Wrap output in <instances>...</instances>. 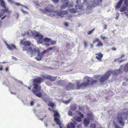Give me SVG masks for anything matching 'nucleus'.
Here are the masks:
<instances>
[{"instance_id": "nucleus-1", "label": "nucleus", "mask_w": 128, "mask_h": 128, "mask_svg": "<svg viewBox=\"0 0 128 128\" xmlns=\"http://www.w3.org/2000/svg\"><path fill=\"white\" fill-rule=\"evenodd\" d=\"M83 80L84 82L81 83H80V80H76L75 82V86L73 84L68 83L65 86L66 90H79L87 87L90 84V78L88 76H85Z\"/></svg>"}, {"instance_id": "nucleus-2", "label": "nucleus", "mask_w": 128, "mask_h": 128, "mask_svg": "<svg viewBox=\"0 0 128 128\" xmlns=\"http://www.w3.org/2000/svg\"><path fill=\"white\" fill-rule=\"evenodd\" d=\"M43 80V79L40 77H38L33 80L34 86L32 88V92L36 96L40 98L42 97V94L40 92L41 89V86L39 84L42 83Z\"/></svg>"}, {"instance_id": "nucleus-3", "label": "nucleus", "mask_w": 128, "mask_h": 128, "mask_svg": "<svg viewBox=\"0 0 128 128\" xmlns=\"http://www.w3.org/2000/svg\"><path fill=\"white\" fill-rule=\"evenodd\" d=\"M128 111L126 109H124L122 112L118 113L116 120L120 126H123L125 124L124 121L128 118Z\"/></svg>"}, {"instance_id": "nucleus-4", "label": "nucleus", "mask_w": 128, "mask_h": 128, "mask_svg": "<svg viewBox=\"0 0 128 128\" xmlns=\"http://www.w3.org/2000/svg\"><path fill=\"white\" fill-rule=\"evenodd\" d=\"M39 10L42 13L46 14L47 13H56L58 15L60 16L62 15V12H57V11H55L53 8V6L52 5H48L47 7L45 8L44 10L42 9H40Z\"/></svg>"}, {"instance_id": "nucleus-5", "label": "nucleus", "mask_w": 128, "mask_h": 128, "mask_svg": "<svg viewBox=\"0 0 128 128\" xmlns=\"http://www.w3.org/2000/svg\"><path fill=\"white\" fill-rule=\"evenodd\" d=\"M110 72L108 71L105 74L101 76L100 77V75H98L95 76V77L96 78H100L99 80L100 82L103 83L105 81L108 80L110 76Z\"/></svg>"}, {"instance_id": "nucleus-6", "label": "nucleus", "mask_w": 128, "mask_h": 128, "mask_svg": "<svg viewBox=\"0 0 128 128\" xmlns=\"http://www.w3.org/2000/svg\"><path fill=\"white\" fill-rule=\"evenodd\" d=\"M52 111L54 112V121L58 124L60 125L61 124L60 120V116L59 113L57 110H54V109Z\"/></svg>"}, {"instance_id": "nucleus-7", "label": "nucleus", "mask_w": 128, "mask_h": 128, "mask_svg": "<svg viewBox=\"0 0 128 128\" xmlns=\"http://www.w3.org/2000/svg\"><path fill=\"white\" fill-rule=\"evenodd\" d=\"M62 2L64 4L60 6V8L61 9H64L67 6L69 7L72 6L73 4H70V1L68 0H61Z\"/></svg>"}, {"instance_id": "nucleus-8", "label": "nucleus", "mask_w": 128, "mask_h": 128, "mask_svg": "<svg viewBox=\"0 0 128 128\" xmlns=\"http://www.w3.org/2000/svg\"><path fill=\"white\" fill-rule=\"evenodd\" d=\"M102 2V0H93L92 3L90 6H88V7L90 6L91 8L94 7L101 5Z\"/></svg>"}, {"instance_id": "nucleus-9", "label": "nucleus", "mask_w": 128, "mask_h": 128, "mask_svg": "<svg viewBox=\"0 0 128 128\" xmlns=\"http://www.w3.org/2000/svg\"><path fill=\"white\" fill-rule=\"evenodd\" d=\"M29 54H30L31 55L30 56V57H32L33 56H35L37 53V54L38 53V51H40V50L38 49L37 48H35L33 49H32V48H30L29 50Z\"/></svg>"}, {"instance_id": "nucleus-10", "label": "nucleus", "mask_w": 128, "mask_h": 128, "mask_svg": "<svg viewBox=\"0 0 128 128\" xmlns=\"http://www.w3.org/2000/svg\"><path fill=\"white\" fill-rule=\"evenodd\" d=\"M32 34L35 37L38 36L39 37L38 42H39V41H40L42 42V38L43 37V36L42 34H40L39 32L36 31L32 33Z\"/></svg>"}, {"instance_id": "nucleus-11", "label": "nucleus", "mask_w": 128, "mask_h": 128, "mask_svg": "<svg viewBox=\"0 0 128 128\" xmlns=\"http://www.w3.org/2000/svg\"><path fill=\"white\" fill-rule=\"evenodd\" d=\"M43 78L49 80L53 82L56 80L57 77L52 76L49 75H45L44 76Z\"/></svg>"}, {"instance_id": "nucleus-12", "label": "nucleus", "mask_w": 128, "mask_h": 128, "mask_svg": "<svg viewBox=\"0 0 128 128\" xmlns=\"http://www.w3.org/2000/svg\"><path fill=\"white\" fill-rule=\"evenodd\" d=\"M108 72H110V75L112 74L113 75H116L122 72V70L120 68L114 70H110Z\"/></svg>"}, {"instance_id": "nucleus-13", "label": "nucleus", "mask_w": 128, "mask_h": 128, "mask_svg": "<svg viewBox=\"0 0 128 128\" xmlns=\"http://www.w3.org/2000/svg\"><path fill=\"white\" fill-rule=\"evenodd\" d=\"M90 120L88 117L84 119V124L85 127H88L90 123Z\"/></svg>"}, {"instance_id": "nucleus-14", "label": "nucleus", "mask_w": 128, "mask_h": 128, "mask_svg": "<svg viewBox=\"0 0 128 128\" xmlns=\"http://www.w3.org/2000/svg\"><path fill=\"white\" fill-rule=\"evenodd\" d=\"M23 40H21L20 42V43L22 44L24 46H30V41L26 40L23 42Z\"/></svg>"}, {"instance_id": "nucleus-15", "label": "nucleus", "mask_w": 128, "mask_h": 128, "mask_svg": "<svg viewBox=\"0 0 128 128\" xmlns=\"http://www.w3.org/2000/svg\"><path fill=\"white\" fill-rule=\"evenodd\" d=\"M95 55L97 56H96V58L99 61H101L102 58L103 56L102 54L100 52L96 54Z\"/></svg>"}, {"instance_id": "nucleus-16", "label": "nucleus", "mask_w": 128, "mask_h": 128, "mask_svg": "<svg viewBox=\"0 0 128 128\" xmlns=\"http://www.w3.org/2000/svg\"><path fill=\"white\" fill-rule=\"evenodd\" d=\"M42 42L39 41V42L40 43H42L43 42L48 43L50 42L51 41V39L50 38H43V37L42 38Z\"/></svg>"}, {"instance_id": "nucleus-17", "label": "nucleus", "mask_w": 128, "mask_h": 128, "mask_svg": "<svg viewBox=\"0 0 128 128\" xmlns=\"http://www.w3.org/2000/svg\"><path fill=\"white\" fill-rule=\"evenodd\" d=\"M4 9L1 10L2 12V13H3V14L5 12H6L8 14H10L11 12V11L10 10H8V8H6V7L5 8H4Z\"/></svg>"}, {"instance_id": "nucleus-18", "label": "nucleus", "mask_w": 128, "mask_h": 128, "mask_svg": "<svg viewBox=\"0 0 128 128\" xmlns=\"http://www.w3.org/2000/svg\"><path fill=\"white\" fill-rule=\"evenodd\" d=\"M44 56V54L42 55L41 53L40 54V52L38 51V56L36 57V58L37 60L40 61L41 60L42 57Z\"/></svg>"}, {"instance_id": "nucleus-19", "label": "nucleus", "mask_w": 128, "mask_h": 128, "mask_svg": "<svg viewBox=\"0 0 128 128\" xmlns=\"http://www.w3.org/2000/svg\"><path fill=\"white\" fill-rule=\"evenodd\" d=\"M30 46H24V47L23 48V50L24 51H27V53L28 54H29V50L31 48L30 47H29Z\"/></svg>"}, {"instance_id": "nucleus-20", "label": "nucleus", "mask_w": 128, "mask_h": 128, "mask_svg": "<svg viewBox=\"0 0 128 128\" xmlns=\"http://www.w3.org/2000/svg\"><path fill=\"white\" fill-rule=\"evenodd\" d=\"M6 46L9 49L12 50L13 49H16V47L15 45L12 44H11L10 45H9L7 44Z\"/></svg>"}, {"instance_id": "nucleus-21", "label": "nucleus", "mask_w": 128, "mask_h": 128, "mask_svg": "<svg viewBox=\"0 0 128 128\" xmlns=\"http://www.w3.org/2000/svg\"><path fill=\"white\" fill-rule=\"evenodd\" d=\"M75 7L76 9L82 10L84 6L82 4H80L76 5Z\"/></svg>"}, {"instance_id": "nucleus-22", "label": "nucleus", "mask_w": 128, "mask_h": 128, "mask_svg": "<svg viewBox=\"0 0 128 128\" xmlns=\"http://www.w3.org/2000/svg\"><path fill=\"white\" fill-rule=\"evenodd\" d=\"M122 2V0H120L119 2L116 5V9L120 8L121 6V5Z\"/></svg>"}, {"instance_id": "nucleus-23", "label": "nucleus", "mask_w": 128, "mask_h": 128, "mask_svg": "<svg viewBox=\"0 0 128 128\" xmlns=\"http://www.w3.org/2000/svg\"><path fill=\"white\" fill-rule=\"evenodd\" d=\"M122 2V0H120L119 2L116 5V9L120 8L121 6V5Z\"/></svg>"}, {"instance_id": "nucleus-24", "label": "nucleus", "mask_w": 128, "mask_h": 128, "mask_svg": "<svg viewBox=\"0 0 128 128\" xmlns=\"http://www.w3.org/2000/svg\"><path fill=\"white\" fill-rule=\"evenodd\" d=\"M67 127L68 128H74L75 126L73 123L71 122L68 124Z\"/></svg>"}, {"instance_id": "nucleus-25", "label": "nucleus", "mask_w": 128, "mask_h": 128, "mask_svg": "<svg viewBox=\"0 0 128 128\" xmlns=\"http://www.w3.org/2000/svg\"><path fill=\"white\" fill-rule=\"evenodd\" d=\"M87 116L88 117L90 120H93L94 119L93 115L92 113L90 112L87 114Z\"/></svg>"}, {"instance_id": "nucleus-26", "label": "nucleus", "mask_w": 128, "mask_h": 128, "mask_svg": "<svg viewBox=\"0 0 128 128\" xmlns=\"http://www.w3.org/2000/svg\"><path fill=\"white\" fill-rule=\"evenodd\" d=\"M77 107V105L76 104H74L70 106V108L71 110H74L76 109Z\"/></svg>"}, {"instance_id": "nucleus-27", "label": "nucleus", "mask_w": 128, "mask_h": 128, "mask_svg": "<svg viewBox=\"0 0 128 128\" xmlns=\"http://www.w3.org/2000/svg\"><path fill=\"white\" fill-rule=\"evenodd\" d=\"M68 11L70 13H76L77 11L74 8L69 9Z\"/></svg>"}, {"instance_id": "nucleus-28", "label": "nucleus", "mask_w": 128, "mask_h": 128, "mask_svg": "<svg viewBox=\"0 0 128 128\" xmlns=\"http://www.w3.org/2000/svg\"><path fill=\"white\" fill-rule=\"evenodd\" d=\"M0 6L3 8H6L5 4L4 1L3 0H0Z\"/></svg>"}, {"instance_id": "nucleus-29", "label": "nucleus", "mask_w": 128, "mask_h": 128, "mask_svg": "<svg viewBox=\"0 0 128 128\" xmlns=\"http://www.w3.org/2000/svg\"><path fill=\"white\" fill-rule=\"evenodd\" d=\"M90 78V80H91V78L90 77H89ZM97 83V81L96 80H93L90 83V82L88 86H89L90 84H91V85H92L94 84H96Z\"/></svg>"}, {"instance_id": "nucleus-30", "label": "nucleus", "mask_w": 128, "mask_h": 128, "mask_svg": "<svg viewBox=\"0 0 128 128\" xmlns=\"http://www.w3.org/2000/svg\"><path fill=\"white\" fill-rule=\"evenodd\" d=\"M74 120H76V121L78 122H80L82 121L81 118L80 117H75L74 118Z\"/></svg>"}, {"instance_id": "nucleus-31", "label": "nucleus", "mask_w": 128, "mask_h": 128, "mask_svg": "<svg viewBox=\"0 0 128 128\" xmlns=\"http://www.w3.org/2000/svg\"><path fill=\"white\" fill-rule=\"evenodd\" d=\"M124 70L126 72L128 71V62L125 66L124 68Z\"/></svg>"}, {"instance_id": "nucleus-32", "label": "nucleus", "mask_w": 128, "mask_h": 128, "mask_svg": "<svg viewBox=\"0 0 128 128\" xmlns=\"http://www.w3.org/2000/svg\"><path fill=\"white\" fill-rule=\"evenodd\" d=\"M103 44L102 42L101 41H100L96 45V46L100 47V46H103Z\"/></svg>"}, {"instance_id": "nucleus-33", "label": "nucleus", "mask_w": 128, "mask_h": 128, "mask_svg": "<svg viewBox=\"0 0 128 128\" xmlns=\"http://www.w3.org/2000/svg\"><path fill=\"white\" fill-rule=\"evenodd\" d=\"M54 49L56 51H57L58 52H59V49L56 48V47L55 46H54L52 47H50L48 49V50H52V49Z\"/></svg>"}, {"instance_id": "nucleus-34", "label": "nucleus", "mask_w": 128, "mask_h": 128, "mask_svg": "<svg viewBox=\"0 0 128 128\" xmlns=\"http://www.w3.org/2000/svg\"><path fill=\"white\" fill-rule=\"evenodd\" d=\"M119 59V58H117V59H115V60H114V62H118V63H122L123 61L125 60H118Z\"/></svg>"}, {"instance_id": "nucleus-35", "label": "nucleus", "mask_w": 128, "mask_h": 128, "mask_svg": "<svg viewBox=\"0 0 128 128\" xmlns=\"http://www.w3.org/2000/svg\"><path fill=\"white\" fill-rule=\"evenodd\" d=\"M54 103L52 102H50L48 104V106L51 107L52 108H53L54 106Z\"/></svg>"}, {"instance_id": "nucleus-36", "label": "nucleus", "mask_w": 128, "mask_h": 128, "mask_svg": "<svg viewBox=\"0 0 128 128\" xmlns=\"http://www.w3.org/2000/svg\"><path fill=\"white\" fill-rule=\"evenodd\" d=\"M95 30V28H94L92 29L91 30L88 31L87 32L88 34L90 35L92 34Z\"/></svg>"}, {"instance_id": "nucleus-37", "label": "nucleus", "mask_w": 128, "mask_h": 128, "mask_svg": "<svg viewBox=\"0 0 128 128\" xmlns=\"http://www.w3.org/2000/svg\"><path fill=\"white\" fill-rule=\"evenodd\" d=\"M113 124L115 128H123L122 127H120L116 124L114 122H113Z\"/></svg>"}, {"instance_id": "nucleus-38", "label": "nucleus", "mask_w": 128, "mask_h": 128, "mask_svg": "<svg viewBox=\"0 0 128 128\" xmlns=\"http://www.w3.org/2000/svg\"><path fill=\"white\" fill-rule=\"evenodd\" d=\"M126 9V6H124L120 10V12H122L125 11Z\"/></svg>"}, {"instance_id": "nucleus-39", "label": "nucleus", "mask_w": 128, "mask_h": 128, "mask_svg": "<svg viewBox=\"0 0 128 128\" xmlns=\"http://www.w3.org/2000/svg\"><path fill=\"white\" fill-rule=\"evenodd\" d=\"M100 40V39L99 38H96L93 41V43H95L96 42H99Z\"/></svg>"}, {"instance_id": "nucleus-40", "label": "nucleus", "mask_w": 128, "mask_h": 128, "mask_svg": "<svg viewBox=\"0 0 128 128\" xmlns=\"http://www.w3.org/2000/svg\"><path fill=\"white\" fill-rule=\"evenodd\" d=\"M49 52V50L48 49L46 50H44L42 52H41L42 55L44 54L47 53Z\"/></svg>"}, {"instance_id": "nucleus-41", "label": "nucleus", "mask_w": 128, "mask_h": 128, "mask_svg": "<svg viewBox=\"0 0 128 128\" xmlns=\"http://www.w3.org/2000/svg\"><path fill=\"white\" fill-rule=\"evenodd\" d=\"M50 44L51 45H54L56 44V41L52 40L50 41Z\"/></svg>"}, {"instance_id": "nucleus-42", "label": "nucleus", "mask_w": 128, "mask_h": 128, "mask_svg": "<svg viewBox=\"0 0 128 128\" xmlns=\"http://www.w3.org/2000/svg\"><path fill=\"white\" fill-rule=\"evenodd\" d=\"M78 115L82 118H83L84 117V114L82 113L81 112L79 111H78Z\"/></svg>"}, {"instance_id": "nucleus-43", "label": "nucleus", "mask_w": 128, "mask_h": 128, "mask_svg": "<svg viewBox=\"0 0 128 128\" xmlns=\"http://www.w3.org/2000/svg\"><path fill=\"white\" fill-rule=\"evenodd\" d=\"M62 15H66L68 14V12L67 10L62 11Z\"/></svg>"}, {"instance_id": "nucleus-44", "label": "nucleus", "mask_w": 128, "mask_h": 128, "mask_svg": "<svg viewBox=\"0 0 128 128\" xmlns=\"http://www.w3.org/2000/svg\"><path fill=\"white\" fill-rule=\"evenodd\" d=\"M96 126L95 124H91L90 127V128H95Z\"/></svg>"}, {"instance_id": "nucleus-45", "label": "nucleus", "mask_w": 128, "mask_h": 128, "mask_svg": "<svg viewBox=\"0 0 128 128\" xmlns=\"http://www.w3.org/2000/svg\"><path fill=\"white\" fill-rule=\"evenodd\" d=\"M34 3L36 6H39V2L38 1H35L34 2Z\"/></svg>"}, {"instance_id": "nucleus-46", "label": "nucleus", "mask_w": 128, "mask_h": 128, "mask_svg": "<svg viewBox=\"0 0 128 128\" xmlns=\"http://www.w3.org/2000/svg\"><path fill=\"white\" fill-rule=\"evenodd\" d=\"M21 10L23 14H28V12L25 11L23 10L22 9H21Z\"/></svg>"}, {"instance_id": "nucleus-47", "label": "nucleus", "mask_w": 128, "mask_h": 128, "mask_svg": "<svg viewBox=\"0 0 128 128\" xmlns=\"http://www.w3.org/2000/svg\"><path fill=\"white\" fill-rule=\"evenodd\" d=\"M71 100V99H70L68 100L65 101L64 102V103L66 104H68L70 102Z\"/></svg>"}, {"instance_id": "nucleus-48", "label": "nucleus", "mask_w": 128, "mask_h": 128, "mask_svg": "<svg viewBox=\"0 0 128 128\" xmlns=\"http://www.w3.org/2000/svg\"><path fill=\"white\" fill-rule=\"evenodd\" d=\"M128 2L127 1V0H125L124 2V4L126 5V6L127 7L128 6Z\"/></svg>"}, {"instance_id": "nucleus-49", "label": "nucleus", "mask_w": 128, "mask_h": 128, "mask_svg": "<svg viewBox=\"0 0 128 128\" xmlns=\"http://www.w3.org/2000/svg\"><path fill=\"white\" fill-rule=\"evenodd\" d=\"M100 38H101L102 39V40H104L105 39H107V38L104 36H102V35H101L100 36Z\"/></svg>"}, {"instance_id": "nucleus-50", "label": "nucleus", "mask_w": 128, "mask_h": 128, "mask_svg": "<svg viewBox=\"0 0 128 128\" xmlns=\"http://www.w3.org/2000/svg\"><path fill=\"white\" fill-rule=\"evenodd\" d=\"M119 16V14L118 13H117L116 14V20H117L118 19Z\"/></svg>"}, {"instance_id": "nucleus-51", "label": "nucleus", "mask_w": 128, "mask_h": 128, "mask_svg": "<svg viewBox=\"0 0 128 128\" xmlns=\"http://www.w3.org/2000/svg\"><path fill=\"white\" fill-rule=\"evenodd\" d=\"M68 114L70 116H72V113L71 111H69L68 113Z\"/></svg>"}, {"instance_id": "nucleus-52", "label": "nucleus", "mask_w": 128, "mask_h": 128, "mask_svg": "<svg viewBox=\"0 0 128 128\" xmlns=\"http://www.w3.org/2000/svg\"><path fill=\"white\" fill-rule=\"evenodd\" d=\"M64 25L66 27H68V23L66 22H64Z\"/></svg>"}, {"instance_id": "nucleus-53", "label": "nucleus", "mask_w": 128, "mask_h": 128, "mask_svg": "<svg viewBox=\"0 0 128 128\" xmlns=\"http://www.w3.org/2000/svg\"><path fill=\"white\" fill-rule=\"evenodd\" d=\"M77 128H82V126L81 124H78L77 127Z\"/></svg>"}, {"instance_id": "nucleus-54", "label": "nucleus", "mask_w": 128, "mask_h": 128, "mask_svg": "<svg viewBox=\"0 0 128 128\" xmlns=\"http://www.w3.org/2000/svg\"><path fill=\"white\" fill-rule=\"evenodd\" d=\"M84 45L85 47H86L87 46V43L86 41L84 42Z\"/></svg>"}, {"instance_id": "nucleus-55", "label": "nucleus", "mask_w": 128, "mask_h": 128, "mask_svg": "<svg viewBox=\"0 0 128 128\" xmlns=\"http://www.w3.org/2000/svg\"><path fill=\"white\" fill-rule=\"evenodd\" d=\"M124 56H125V55H124V54H122L121 55V56H120V58H119L121 59V58H123L124 57Z\"/></svg>"}, {"instance_id": "nucleus-56", "label": "nucleus", "mask_w": 128, "mask_h": 128, "mask_svg": "<svg viewBox=\"0 0 128 128\" xmlns=\"http://www.w3.org/2000/svg\"><path fill=\"white\" fill-rule=\"evenodd\" d=\"M59 1V0H52V2L55 3L58 2Z\"/></svg>"}, {"instance_id": "nucleus-57", "label": "nucleus", "mask_w": 128, "mask_h": 128, "mask_svg": "<svg viewBox=\"0 0 128 128\" xmlns=\"http://www.w3.org/2000/svg\"><path fill=\"white\" fill-rule=\"evenodd\" d=\"M18 6H21V5H22V4H19V3H15L14 4Z\"/></svg>"}, {"instance_id": "nucleus-58", "label": "nucleus", "mask_w": 128, "mask_h": 128, "mask_svg": "<svg viewBox=\"0 0 128 128\" xmlns=\"http://www.w3.org/2000/svg\"><path fill=\"white\" fill-rule=\"evenodd\" d=\"M81 2L80 0H76V3L77 4L79 2Z\"/></svg>"}, {"instance_id": "nucleus-59", "label": "nucleus", "mask_w": 128, "mask_h": 128, "mask_svg": "<svg viewBox=\"0 0 128 128\" xmlns=\"http://www.w3.org/2000/svg\"><path fill=\"white\" fill-rule=\"evenodd\" d=\"M34 102L33 101L31 102L30 103V105L31 106H32L34 105Z\"/></svg>"}, {"instance_id": "nucleus-60", "label": "nucleus", "mask_w": 128, "mask_h": 128, "mask_svg": "<svg viewBox=\"0 0 128 128\" xmlns=\"http://www.w3.org/2000/svg\"><path fill=\"white\" fill-rule=\"evenodd\" d=\"M68 18L67 19L68 20H70V18H72V16L71 15H69L68 16Z\"/></svg>"}, {"instance_id": "nucleus-61", "label": "nucleus", "mask_w": 128, "mask_h": 128, "mask_svg": "<svg viewBox=\"0 0 128 128\" xmlns=\"http://www.w3.org/2000/svg\"><path fill=\"white\" fill-rule=\"evenodd\" d=\"M3 13L0 12V18L3 15Z\"/></svg>"}, {"instance_id": "nucleus-62", "label": "nucleus", "mask_w": 128, "mask_h": 128, "mask_svg": "<svg viewBox=\"0 0 128 128\" xmlns=\"http://www.w3.org/2000/svg\"><path fill=\"white\" fill-rule=\"evenodd\" d=\"M21 6H22L23 7H24L27 9L28 10V8H27L26 6H24L23 5H21Z\"/></svg>"}, {"instance_id": "nucleus-63", "label": "nucleus", "mask_w": 128, "mask_h": 128, "mask_svg": "<svg viewBox=\"0 0 128 128\" xmlns=\"http://www.w3.org/2000/svg\"><path fill=\"white\" fill-rule=\"evenodd\" d=\"M104 29H106L107 28V26L106 25H105L104 26Z\"/></svg>"}, {"instance_id": "nucleus-64", "label": "nucleus", "mask_w": 128, "mask_h": 128, "mask_svg": "<svg viewBox=\"0 0 128 128\" xmlns=\"http://www.w3.org/2000/svg\"><path fill=\"white\" fill-rule=\"evenodd\" d=\"M111 49L113 50H116V48H112Z\"/></svg>"}]
</instances>
